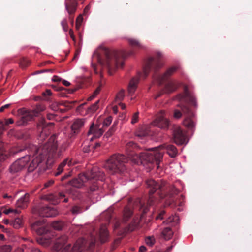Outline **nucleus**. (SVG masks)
<instances>
[{
	"label": "nucleus",
	"mask_w": 252,
	"mask_h": 252,
	"mask_svg": "<svg viewBox=\"0 0 252 252\" xmlns=\"http://www.w3.org/2000/svg\"><path fill=\"white\" fill-rule=\"evenodd\" d=\"M153 124L163 129H167L169 128L170 122L166 117L165 111L161 110L157 115L156 118L153 122Z\"/></svg>",
	"instance_id": "obj_13"
},
{
	"label": "nucleus",
	"mask_w": 252,
	"mask_h": 252,
	"mask_svg": "<svg viewBox=\"0 0 252 252\" xmlns=\"http://www.w3.org/2000/svg\"><path fill=\"white\" fill-rule=\"evenodd\" d=\"M103 132L104 130L102 128H99L97 126H94L93 124L90 126L88 134H93L94 137L99 138L102 135Z\"/></svg>",
	"instance_id": "obj_20"
},
{
	"label": "nucleus",
	"mask_w": 252,
	"mask_h": 252,
	"mask_svg": "<svg viewBox=\"0 0 252 252\" xmlns=\"http://www.w3.org/2000/svg\"><path fill=\"white\" fill-rule=\"evenodd\" d=\"M163 149L166 150L167 153L171 158H175L178 155V150L177 148L173 145L167 143H165L158 147H155L151 149H149L148 151L151 150V155H155L154 153H156V152H158L161 153L163 155V153L160 150Z\"/></svg>",
	"instance_id": "obj_12"
},
{
	"label": "nucleus",
	"mask_w": 252,
	"mask_h": 252,
	"mask_svg": "<svg viewBox=\"0 0 252 252\" xmlns=\"http://www.w3.org/2000/svg\"><path fill=\"white\" fill-rule=\"evenodd\" d=\"M177 88V85L173 81L168 82L165 86V88L168 93H171L174 91Z\"/></svg>",
	"instance_id": "obj_24"
},
{
	"label": "nucleus",
	"mask_w": 252,
	"mask_h": 252,
	"mask_svg": "<svg viewBox=\"0 0 252 252\" xmlns=\"http://www.w3.org/2000/svg\"><path fill=\"white\" fill-rule=\"evenodd\" d=\"M177 98L180 101L178 106L180 110L175 109L174 117L179 119L183 115L185 117L183 122L184 126L189 129L194 131L195 128L196 118L194 109L197 107L196 98L190 92L187 86L184 87V94H179Z\"/></svg>",
	"instance_id": "obj_4"
},
{
	"label": "nucleus",
	"mask_w": 252,
	"mask_h": 252,
	"mask_svg": "<svg viewBox=\"0 0 252 252\" xmlns=\"http://www.w3.org/2000/svg\"><path fill=\"white\" fill-rule=\"evenodd\" d=\"M31 252H42L40 250L37 248H32L31 250Z\"/></svg>",
	"instance_id": "obj_56"
},
{
	"label": "nucleus",
	"mask_w": 252,
	"mask_h": 252,
	"mask_svg": "<svg viewBox=\"0 0 252 252\" xmlns=\"http://www.w3.org/2000/svg\"><path fill=\"white\" fill-rule=\"evenodd\" d=\"M162 57V53L158 52L156 53L155 57H150L147 59L143 67L142 72H138V76L133 77L129 81L127 88L129 95H132L135 92L139 79L141 78H146L150 71H153L154 72L153 78L160 85L179 69V67L173 66L168 69L163 75L157 74V72L163 66V63L160 60Z\"/></svg>",
	"instance_id": "obj_3"
},
{
	"label": "nucleus",
	"mask_w": 252,
	"mask_h": 252,
	"mask_svg": "<svg viewBox=\"0 0 252 252\" xmlns=\"http://www.w3.org/2000/svg\"><path fill=\"white\" fill-rule=\"evenodd\" d=\"M165 215V211L164 210H161L156 217V220H162L163 219L164 216Z\"/></svg>",
	"instance_id": "obj_38"
},
{
	"label": "nucleus",
	"mask_w": 252,
	"mask_h": 252,
	"mask_svg": "<svg viewBox=\"0 0 252 252\" xmlns=\"http://www.w3.org/2000/svg\"><path fill=\"white\" fill-rule=\"evenodd\" d=\"M71 211L73 214H78L82 212V208L78 206L75 205L72 207Z\"/></svg>",
	"instance_id": "obj_37"
},
{
	"label": "nucleus",
	"mask_w": 252,
	"mask_h": 252,
	"mask_svg": "<svg viewBox=\"0 0 252 252\" xmlns=\"http://www.w3.org/2000/svg\"><path fill=\"white\" fill-rule=\"evenodd\" d=\"M12 247L10 245H2L0 246V252H11Z\"/></svg>",
	"instance_id": "obj_33"
},
{
	"label": "nucleus",
	"mask_w": 252,
	"mask_h": 252,
	"mask_svg": "<svg viewBox=\"0 0 252 252\" xmlns=\"http://www.w3.org/2000/svg\"><path fill=\"white\" fill-rule=\"evenodd\" d=\"M83 21V18L82 16L80 15H79L76 19V26L77 29H78L79 28V26L81 23V22Z\"/></svg>",
	"instance_id": "obj_42"
},
{
	"label": "nucleus",
	"mask_w": 252,
	"mask_h": 252,
	"mask_svg": "<svg viewBox=\"0 0 252 252\" xmlns=\"http://www.w3.org/2000/svg\"><path fill=\"white\" fill-rule=\"evenodd\" d=\"M61 25L63 30L65 32H67L68 30V23L66 19H63L61 22Z\"/></svg>",
	"instance_id": "obj_40"
},
{
	"label": "nucleus",
	"mask_w": 252,
	"mask_h": 252,
	"mask_svg": "<svg viewBox=\"0 0 252 252\" xmlns=\"http://www.w3.org/2000/svg\"><path fill=\"white\" fill-rule=\"evenodd\" d=\"M30 135L28 131L25 130L19 131V132L17 133L16 135L18 139L24 140L28 139L30 137Z\"/></svg>",
	"instance_id": "obj_27"
},
{
	"label": "nucleus",
	"mask_w": 252,
	"mask_h": 252,
	"mask_svg": "<svg viewBox=\"0 0 252 252\" xmlns=\"http://www.w3.org/2000/svg\"><path fill=\"white\" fill-rule=\"evenodd\" d=\"M57 147L55 135L51 136L48 142L41 148L36 145H29L27 148L29 154L13 162L9 168V172L12 175H17L25 168L30 157H32L33 159L28 166V171L32 172L46 157L52 158L56 154Z\"/></svg>",
	"instance_id": "obj_2"
},
{
	"label": "nucleus",
	"mask_w": 252,
	"mask_h": 252,
	"mask_svg": "<svg viewBox=\"0 0 252 252\" xmlns=\"http://www.w3.org/2000/svg\"><path fill=\"white\" fill-rule=\"evenodd\" d=\"M31 228L37 234L41 236L47 234L49 231V228L43 220L36 221L32 225Z\"/></svg>",
	"instance_id": "obj_14"
},
{
	"label": "nucleus",
	"mask_w": 252,
	"mask_h": 252,
	"mask_svg": "<svg viewBox=\"0 0 252 252\" xmlns=\"http://www.w3.org/2000/svg\"><path fill=\"white\" fill-rule=\"evenodd\" d=\"M173 135L174 142L177 144L182 145L185 142L186 135L180 127L175 128Z\"/></svg>",
	"instance_id": "obj_16"
},
{
	"label": "nucleus",
	"mask_w": 252,
	"mask_h": 252,
	"mask_svg": "<svg viewBox=\"0 0 252 252\" xmlns=\"http://www.w3.org/2000/svg\"><path fill=\"white\" fill-rule=\"evenodd\" d=\"M10 224L13 225L15 228H19L22 224V220L20 218H16L14 220L10 222Z\"/></svg>",
	"instance_id": "obj_29"
},
{
	"label": "nucleus",
	"mask_w": 252,
	"mask_h": 252,
	"mask_svg": "<svg viewBox=\"0 0 252 252\" xmlns=\"http://www.w3.org/2000/svg\"><path fill=\"white\" fill-rule=\"evenodd\" d=\"M54 123H47L44 118H41L37 124L38 131L40 132L38 139L43 141L48 135V131L53 126Z\"/></svg>",
	"instance_id": "obj_10"
},
{
	"label": "nucleus",
	"mask_w": 252,
	"mask_h": 252,
	"mask_svg": "<svg viewBox=\"0 0 252 252\" xmlns=\"http://www.w3.org/2000/svg\"><path fill=\"white\" fill-rule=\"evenodd\" d=\"M65 194L63 192H59L58 195L50 194L47 196V199L50 201L52 204H56L59 202V200L65 197Z\"/></svg>",
	"instance_id": "obj_23"
},
{
	"label": "nucleus",
	"mask_w": 252,
	"mask_h": 252,
	"mask_svg": "<svg viewBox=\"0 0 252 252\" xmlns=\"http://www.w3.org/2000/svg\"><path fill=\"white\" fill-rule=\"evenodd\" d=\"M128 43L130 45L133 47L135 48H142L143 47L142 44L137 39L134 38H130L128 39Z\"/></svg>",
	"instance_id": "obj_26"
},
{
	"label": "nucleus",
	"mask_w": 252,
	"mask_h": 252,
	"mask_svg": "<svg viewBox=\"0 0 252 252\" xmlns=\"http://www.w3.org/2000/svg\"><path fill=\"white\" fill-rule=\"evenodd\" d=\"M96 241V238L94 236H91V240L90 243V247H93L95 245Z\"/></svg>",
	"instance_id": "obj_45"
},
{
	"label": "nucleus",
	"mask_w": 252,
	"mask_h": 252,
	"mask_svg": "<svg viewBox=\"0 0 252 252\" xmlns=\"http://www.w3.org/2000/svg\"><path fill=\"white\" fill-rule=\"evenodd\" d=\"M99 91H100L99 89V88H97V89H96V90L94 92V93L93 94H94L95 96H96V95L99 93Z\"/></svg>",
	"instance_id": "obj_59"
},
{
	"label": "nucleus",
	"mask_w": 252,
	"mask_h": 252,
	"mask_svg": "<svg viewBox=\"0 0 252 252\" xmlns=\"http://www.w3.org/2000/svg\"><path fill=\"white\" fill-rule=\"evenodd\" d=\"M105 179L104 172L98 167H94L91 171L80 174L78 178H74L69 182L70 184L76 188H81L86 182L90 185V191L93 192L98 189L95 180L103 181Z\"/></svg>",
	"instance_id": "obj_7"
},
{
	"label": "nucleus",
	"mask_w": 252,
	"mask_h": 252,
	"mask_svg": "<svg viewBox=\"0 0 252 252\" xmlns=\"http://www.w3.org/2000/svg\"><path fill=\"white\" fill-rule=\"evenodd\" d=\"M52 94V92L50 90L47 89L45 92L42 93V95L46 97L47 96H50Z\"/></svg>",
	"instance_id": "obj_47"
},
{
	"label": "nucleus",
	"mask_w": 252,
	"mask_h": 252,
	"mask_svg": "<svg viewBox=\"0 0 252 252\" xmlns=\"http://www.w3.org/2000/svg\"><path fill=\"white\" fill-rule=\"evenodd\" d=\"M64 226V223L61 221H56L52 223V227L56 230H61Z\"/></svg>",
	"instance_id": "obj_30"
},
{
	"label": "nucleus",
	"mask_w": 252,
	"mask_h": 252,
	"mask_svg": "<svg viewBox=\"0 0 252 252\" xmlns=\"http://www.w3.org/2000/svg\"><path fill=\"white\" fill-rule=\"evenodd\" d=\"M52 80L54 82H60L61 80V78L57 76H54L52 78Z\"/></svg>",
	"instance_id": "obj_51"
},
{
	"label": "nucleus",
	"mask_w": 252,
	"mask_h": 252,
	"mask_svg": "<svg viewBox=\"0 0 252 252\" xmlns=\"http://www.w3.org/2000/svg\"><path fill=\"white\" fill-rule=\"evenodd\" d=\"M112 118L111 117H108L104 120L103 126L107 127L112 122Z\"/></svg>",
	"instance_id": "obj_39"
},
{
	"label": "nucleus",
	"mask_w": 252,
	"mask_h": 252,
	"mask_svg": "<svg viewBox=\"0 0 252 252\" xmlns=\"http://www.w3.org/2000/svg\"><path fill=\"white\" fill-rule=\"evenodd\" d=\"M32 213L41 217H52L56 216L58 212L54 207L38 206L32 209Z\"/></svg>",
	"instance_id": "obj_11"
},
{
	"label": "nucleus",
	"mask_w": 252,
	"mask_h": 252,
	"mask_svg": "<svg viewBox=\"0 0 252 252\" xmlns=\"http://www.w3.org/2000/svg\"><path fill=\"white\" fill-rule=\"evenodd\" d=\"M67 240V237L66 235H62L58 237L55 242L54 249L57 251H62L64 248V245Z\"/></svg>",
	"instance_id": "obj_17"
},
{
	"label": "nucleus",
	"mask_w": 252,
	"mask_h": 252,
	"mask_svg": "<svg viewBox=\"0 0 252 252\" xmlns=\"http://www.w3.org/2000/svg\"><path fill=\"white\" fill-rule=\"evenodd\" d=\"M84 125V121L82 119H76L73 122L71 125V131L74 134L78 133L80 128Z\"/></svg>",
	"instance_id": "obj_21"
},
{
	"label": "nucleus",
	"mask_w": 252,
	"mask_h": 252,
	"mask_svg": "<svg viewBox=\"0 0 252 252\" xmlns=\"http://www.w3.org/2000/svg\"><path fill=\"white\" fill-rule=\"evenodd\" d=\"M140 149V148L132 141L129 142L126 146V151L128 158L134 163H152L155 162L157 167L158 168L159 163L162 159V153L156 152L154 153L155 155H151V152L149 153L147 150L139 153Z\"/></svg>",
	"instance_id": "obj_6"
},
{
	"label": "nucleus",
	"mask_w": 252,
	"mask_h": 252,
	"mask_svg": "<svg viewBox=\"0 0 252 252\" xmlns=\"http://www.w3.org/2000/svg\"><path fill=\"white\" fill-rule=\"evenodd\" d=\"M125 96V91L124 90H120L116 94V100L118 101H122Z\"/></svg>",
	"instance_id": "obj_36"
},
{
	"label": "nucleus",
	"mask_w": 252,
	"mask_h": 252,
	"mask_svg": "<svg viewBox=\"0 0 252 252\" xmlns=\"http://www.w3.org/2000/svg\"><path fill=\"white\" fill-rule=\"evenodd\" d=\"M172 248H173V246H170V247H168V248H167L166 252H170V251H171V250L172 249Z\"/></svg>",
	"instance_id": "obj_64"
},
{
	"label": "nucleus",
	"mask_w": 252,
	"mask_h": 252,
	"mask_svg": "<svg viewBox=\"0 0 252 252\" xmlns=\"http://www.w3.org/2000/svg\"><path fill=\"white\" fill-rule=\"evenodd\" d=\"M30 64V61H29L26 58L23 57L20 59V61H19V64H20V66L22 68H26L27 66L29 65Z\"/></svg>",
	"instance_id": "obj_31"
},
{
	"label": "nucleus",
	"mask_w": 252,
	"mask_h": 252,
	"mask_svg": "<svg viewBox=\"0 0 252 252\" xmlns=\"http://www.w3.org/2000/svg\"><path fill=\"white\" fill-rule=\"evenodd\" d=\"M14 212L15 213H16V214L19 213V211H18V210L6 209L4 211V213L5 214H8L9 213H10L11 212Z\"/></svg>",
	"instance_id": "obj_46"
},
{
	"label": "nucleus",
	"mask_w": 252,
	"mask_h": 252,
	"mask_svg": "<svg viewBox=\"0 0 252 252\" xmlns=\"http://www.w3.org/2000/svg\"><path fill=\"white\" fill-rule=\"evenodd\" d=\"M127 161V158L124 155L114 154L108 160L105 168L112 174L123 173L126 170L125 163Z\"/></svg>",
	"instance_id": "obj_8"
},
{
	"label": "nucleus",
	"mask_w": 252,
	"mask_h": 252,
	"mask_svg": "<svg viewBox=\"0 0 252 252\" xmlns=\"http://www.w3.org/2000/svg\"><path fill=\"white\" fill-rule=\"evenodd\" d=\"M54 117V116L52 114H48L47 116V118L49 120L52 119Z\"/></svg>",
	"instance_id": "obj_62"
},
{
	"label": "nucleus",
	"mask_w": 252,
	"mask_h": 252,
	"mask_svg": "<svg viewBox=\"0 0 252 252\" xmlns=\"http://www.w3.org/2000/svg\"><path fill=\"white\" fill-rule=\"evenodd\" d=\"M155 239L153 236H149L145 238V243L149 247H152L155 244Z\"/></svg>",
	"instance_id": "obj_34"
},
{
	"label": "nucleus",
	"mask_w": 252,
	"mask_h": 252,
	"mask_svg": "<svg viewBox=\"0 0 252 252\" xmlns=\"http://www.w3.org/2000/svg\"><path fill=\"white\" fill-rule=\"evenodd\" d=\"M74 103H75V102H74V101H72L70 102L65 101L64 102L60 103V104L64 105L65 107H67L68 108H71L73 106V105Z\"/></svg>",
	"instance_id": "obj_43"
},
{
	"label": "nucleus",
	"mask_w": 252,
	"mask_h": 252,
	"mask_svg": "<svg viewBox=\"0 0 252 252\" xmlns=\"http://www.w3.org/2000/svg\"><path fill=\"white\" fill-rule=\"evenodd\" d=\"M109 233L106 225H101L99 232V239L101 243L106 242L109 239Z\"/></svg>",
	"instance_id": "obj_19"
},
{
	"label": "nucleus",
	"mask_w": 252,
	"mask_h": 252,
	"mask_svg": "<svg viewBox=\"0 0 252 252\" xmlns=\"http://www.w3.org/2000/svg\"><path fill=\"white\" fill-rule=\"evenodd\" d=\"M99 102V100H97L96 102H95L94 104L92 105L89 108H88V112L90 113H94L95 112L97 109L98 108V103Z\"/></svg>",
	"instance_id": "obj_35"
},
{
	"label": "nucleus",
	"mask_w": 252,
	"mask_h": 252,
	"mask_svg": "<svg viewBox=\"0 0 252 252\" xmlns=\"http://www.w3.org/2000/svg\"><path fill=\"white\" fill-rule=\"evenodd\" d=\"M146 184L149 189V198L147 205L138 198L134 203L129 202L124 210L123 221L125 222H126L131 216L133 213L132 209L134 211H139L140 213V220L134 221L129 225L128 230L130 231L138 227L140 222L144 221V214L148 210V206H152L157 202L158 199L165 197V203L168 206H175L178 204L175 195L178 193L179 190L168 184L165 181L148 179L146 181Z\"/></svg>",
	"instance_id": "obj_1"
},
{
	"label": "nucleus",
	"mask_w": 252,
	"mask_h": 252,
	"mask_svg": "<svg viewBox=\"0 0 252 252\" xmlns=\"http://www.w3.org/2000/svg\"><path fill=\"white\" fill-rule=\"evenodd\" d=\"M65 6L66 10L70 16V18H72L71 15L74 14L76 10L77 6L76 0H65Z\"/></svg>",
	"instance_id": "obj_18"
},
{
	"label": "nucleus",
	"mask_w": 252,
	"mask_h": 252,
	"mask_svg": "<svg viewBox=\"0 0 252 252\" xmlns=\"http://www.w3.org/2000/svg\"><path fill=\"white\" fill-rule=\"evenodd\" d=\"M92 66L95 73H98L95 65L94 64H92Z\"/></svg>",
	"instance_id": "obj_61"
},
{
	"label": "nucleus",
	"mask_w": 252,
	"mask_h": 252,
	"mask_svg": "<svg viewBox=\"0 0 252 252\" xmlns=\"http://www.w3.org/2000/svg\"><path fill=\"white\" fill-rule=\"evenodd\" d=\"M147 250L146 247L144 246H141L139 248V252H145Z\"/></svg>",
	"instance_id": "obj_53"
},
{
	"label": "nucleus",
	"mask_w": 252,
	"mask_h": 252,
	"mask_svg": "<svg viewBox=\"0 0 252 252\" xmlns=\"http://www.w3.org/2000/svg\"><path fill=\"white\" fill-rule=\"evenodd\" d=\"M95 96L93 94L92 96H91L90 97H89L88 98V101H91L92 100V99H93Z\"/></svg>",
	"instance_id": "obj_63"
},
{
	"label": "nucleus",
	"mask_w": 252,
	"mask_h": 252,
	"mask_svg": "<svg viewBox=\"0 0 252 252\" xmlns=\"http://www.w3.org/2000/svg\"><path fill=\"white\" fill-rule=\"evenodd\" d=\"M53 183H54V181L52 180H50V181H48V182L45 183V184H44L45 187L47 188V187H49L50 186H51V185H52Z\"/></svg>",
	"instance_id": "obj_52"
},
{
	"label": "nucleus",
	"mask_w": 252,
	"mask_h": 252,
	"mask_svg": "<svg viewBox=\"0 0 252 252\" xmlns=\"http://www.w3.org/2000/svg\"><path fill=\"white\" fill-rule=\"evenodd\" d=\"M29 194L26 193L23 196L18 199L16 203L17 207L22 209L26 208L29 203Z\"/></svg>",
	"instance_id": "obj_22"
},
{
	"label": "nucleus",
	"mask_w": 252,
	"mask_h": 252,
	"mask_svg": "<svg viewBox=\"0 0 252 252\" xmlns=\"http://www.w3.org/2000/svg\"><path fill=\"white\" fill-rule=\"evenodd\" d=\"M148 135V133L146 131H138L136 133V135L140 138L141 139H143L145 137Z\"/></svg>",
	"instance_id": "obj_41"
},
{
	"label": "nucleus",
	"mask_w": 252,
	"mask_h": 252,
	"mask_svg": "<svg viewBox=\"0 0 252 252\" xmlns=\"http://www.w3.org/2000/svg\"><path fill=\"white\" fill-rule=\"evenodd\" d=\"M162 94H163L162 92L158 93V94H157L155 95L154 98L155 99L158 98V97H159Z\"/></svg>",
	"instance_id": "obj_57"
},
{
	"label": "nucleus",
	"mask_w": 252,
	"mask_h": 252,
	"mask_svg": "<svg viewBox=\"0 0 252 252\" xmlns=\"http://www.w3.org/2000/svg\"><path fill=\"white\" fill-rule=\"evenodd\" d=\"M24 251H25V250L23 248H20L17 250L16 252H24Z\"/></svg>",
	"instance_id": "obj_60"
},
{
	"label": "nucleus",
	"mask_w": 252,
	"mask_h": 252,
	"mask_svg": "<svg viewBox=\"0 0 252 252\" xmlns=\"http://www.w3.org/2000/svg\"><path fill=\"white\" fill-rule=\"evenodd\" d=\"M5 125L8 126L10 124H13L14 123V120L12 118H9L8 119L5 120Z\"/></svg>",
	"instance_id": "obj_48"
},
{
	"label": "nucleus",
	"mask_w": 252,
	"mask_h": 252,
	"mask_svg": "<svg viewBox=\"0 0 252 252\" xmlns=\"http://www.w3.org/2000/svg\"><path fill=\"white\" fill-rule=\"evenodd\" d=\"M69 34L70 36V37L72 38V39L74 41L75 39V37L73 34V31L72 29L69 30Z\"/></svg>",
	"instance_id": "obj_49"
},
{
	"label": "nucleus",
	"mask_w": 252,
	"mask_h": 252,
	"mask_svg": "<svg viewBox=\"0 0 252 252\" xmlns=\"http://www.w3.org/2000/svg\"><path fill=\"white\" fill-rule=\"evenodd\" d=\"M70 172L68 174H66L65 175H64L62 178V180L63 181L64 180V179H66L67 178H68L69 176H70Z\"/></svg>",
	"instance_id": "obj_58"
},
{
	"label": "nucleus",
	"mask_w": 252,
	"mask_h": 252,
	"mask_svg": "<svg viewBox=\"0 0 252 252\" xmlns=\"http://www.w3.org/2000/svg\"><path fill=\"white\" fill-rule=\"evenodd\" d=\"M62 82H63V84L65 86H68L70 84V83L69 82H68L67 81H66L65 80H63Z\"/></svg>",
	"instance_id": "obj_55"
},
{
	"label": "nucleus",
	"mask_w": 252,
	"mask_h": 252,
	"mask_svg": "<svg viewBox=\"0 0 252 252\" xmlns=\"http://www.w3.org/2000/svg\"><path fill=\"white\" fill-rule=\"evenodd\" d=\"M10 104H9L3 105L0 108V112H3L5 109L8 108L10 107Z\"/></svg>",
	"instance_id": "obj_50"
},
{
	"label": "nucleus",
	"mask_w": 252,
	"mask_h": 252,
	"mask_svg": "<svg viewBox=\"0 0 252 252\" xmlns=\"http://www.w3.org/2000/svg\"><path fill=\"white\" fill-rule=\"evenodd\" d=\"M44 110V107L43 106L38 105L33 110H25L21 117L20 119L17 122V125H25L28 121L32 120L34 117L38 116V114Z\"/></svg>",
	"instance_id": "obj_9"
},
{
	"label": "nucleus",
	"mask_w": 252,
	"mask_h": 252,
	"mask_svg": "<svg viewBox=\"0 0 252 252\" xmlns=\"http://www.w3.org/2000/svg\"><path fill=\"white\" fill-rule=\"evenodd\" d=\"M172 220H173V218H172V217H169L168 220H166L164 221L163 222V223H165V224H167V223H168L169 222H171V221H172Z\"/></svg>",
	"instance_id": "obj_54"
},
{
	"label": "nucleus",
	"mask_w": 252,
	"mask_h": 252,
	"mask_svg": "<svg viewBox=\"0 0 252 252\" xmlns=\"http://www.w3.org/2000/svg\"><path fill=\"white\" fill-rule=\"evenodd\" d=\"M115 130V124H114L109 130L105 134L104 138L108 139L111 135H112Z\"/></svg>",
	"instance_id": "obj_32"
},
{
	"label": "nucleus",
	"mask_w": 252,
	"mask_h": 252,
	"mask_svg": "<svg viewBox=\"0 0 252 252\" xmlns=\"http://www.w3.org/2000/svg\"><path fill=\"white\" fill-rule=\"evenodd\" d=\"M162 234L165 239L169 240L173 235V231L170 227H166L163 230Z\"/></svg>",
	"instance_id": "obj_25"
},
{
	"label": "nucleus",
	"mask_w": 252,
	"mask_h": 252,
	"mask_svg": "<svg viewBox=\"0 0 252 252\" xmlns=\"http://www.w3.org/2000/svg\"><path fill=\"white\" fill-rule=\"evenodd\" d=\"M37 241L40 244L44 246H48L51 242V240L49 238H46L44 237H41L39 238Z\"/></svg>",
	"instance_id": "obj_28"
},
{
	"label": "nucleus",
	"mask_w": 252,
	"mask_h": 252,
	"mask_svg": "<svg viewBox=\"0 0 252 252\" xmlns=\"http://www.w3.org/2000/svg\"><path fill=\"white\" fill-rule=\"evenodd\" d=\"M76 163V160L72 158H66L59 165L57 171L54 173L55 176H57L59 175L64 169L68 170V168L67 167H71Z\"/></svg>",
	"instance_id": "obj_15"
},
{
	"label": "nucleus",
	"mask_w": 252,
	"mask_h": 252,
	"mask_svg": "<svg viewBox=\"0 0 252 252\" xmlns=\"http://www.w3.org/2000/svg\"><path fill=\"white\" fill-rule=\"evenodd\" d=\"M138 120V113H135L134 114V115L132 116V120H131V123L132 124H135L136 123Z\"/></svg>",
	"instance_id": "obj_44"
},
{
	"label": "nucleus",
	"mask_w": 252,
	"mask_h": 252,
	"mask_svg": "<svg viewBox=\"0 0 252 252\" xmlns=\"http://www.w3.org/2000/svg\"><path fill=\"white\" fill-rule=\"evenodd\" d=\"M134 54L133 51L118 52L110 50L104 47H100L93 56V60L97 62L102 66L107 68L109 75H113L115 70L123 67V59Z\"/></svg>",
	"instance_id": "obj_5"
}]
</instances>
